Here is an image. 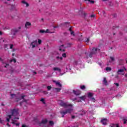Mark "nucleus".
Returning <instances> with one entry per match:
<instances>
[{"instance_id": "58836bf2", "label": "nucleus", "mask_w": 127, "mask_h": 127, "mask_svg": "<svg viewBox=\"0 0 127 127\" xmlns=\"http://www.w3.org/2000/svg\"><path fill=\"white\" fill-rule=\"evenodd\" d=\"M0 61H1V62H2V64H4V63H3V61L1 59V58H0Z\"/></svg>"}, {"instance_id": "680f3d73", "label": "nucleus", "mask_w": 127, "mask_h": 127, "mask_svg": "<svg viewBox=\"0 0 127 127\" xmlns=\"http://www.w3.org/2000/svg\"><path fill=\"white\" fill-rule=\"evenodd\" d=\"M57 27H54V28H56Z\"/></svg>"}, {"instance_id": "3c124183", "label": "nucleus", "mask_w": 127, "mask_h": 127, "mask_svg": "<svg viewBox=\"0 0 127 127\" xmlns=\"http://www.w3.org/2000/svg\"><path fill=\"white\" fill-rule=\"evenodd\" d=\"M1 34H2V33H1V32L0 31V35H1Z\"/></svg>"}, {"instance_id": "9b49d317", "label": "nucleus", "mask_w": 127, "mask_h": 127, "mask_svg": "<svg viewBox=\"0 0 127 127\" xmlns=\"http://www.w3.org/2000/svg\"><path fill=\"white\" fill-rule=\"evenodd\" d=\"M73 92L74 95H76V96H78L80 95V94H81V91L80 90H76V91L75 90H73Z\"/></svg>"}, {"instance_id": "864d4df0", "label": "nucleus", "mask_w": 127, "mask_h": 127, "mask_svg": "<svg viewBox=\"0 0 127 127\" xmlns=\"http://www.w3.org/2000/svg\"><path fill=\"white\" fill-rule=\"evenodd\" d=\"M103 14H105V11H103Z\"/></svg>"}, {"instance_id": "ddd939ff", "label": "nucleus", "mask_w": 127, "mask_h": 127, "mask_svg": "<svg viewBox=\"0 0 127 127\" xmlns=\"http://www.w3.org/2000/svg\"><path fill=\"white\" fill-rule=\"evenodd\" d=\"M31 25V23H30V22H27L25 25V27H26V28H28Z\"/></svg>"}, {"instance_id": "2eb2a0df", "label": "nucleus", "mask_w": 127, "mask_h": 127, "mask_svg": "<svg viewBox=\"0 0 127 127\" xmlns=\"http://www.w3.org/2000/svg\"><path fill=\"white\" fill-rule=\"evenodd\" d=\"M78 100H82V101H85L86 100V96H83L82 97H79Z\"/></svg>"}, {"instance_id": "5701e85b", "label": "nucleus", "mask_w": 127, "mask_h": 127, "mask_svg": "<svg viewBox=\"0 0 127 127\" xmlns=\"http://www.w3.org/2000/svg\"><path fill=\"white\" fill-rule=\"evenodd\" d=\"M69 31H70V34H71V35L75 36V34H74V32L72 31L71 28H69Z\"/></svg>"}, {"instance_id": "6ab92c4d", "label": "nucleus", "mask_w": 127, "mask_h": 127, "mask_svg": "<svg viewBox=\"0 0 127 127\" xmlns=\"http://www.w3.org/2000/svg\"><path fill=\"white\" fill-rule=\"evenodd\" d=\"M87 3H94L95 1L94 0H87Z\"/></svg>"}, {"instance_id": "e433bc0d", "label": "nucleus", "mask_w": 127, "mask_h": 127, "mask_svg": "<svg viewBox=\"0 0 127 127\" xmlns=\"http://www.w3.org/2000/svg\"><path fill=\"white\" fill-rule=\"evenodd\" d=\"M85 55H86V56H87L86 58H87L88 57V56H89V53H85Z\"/></svg>"}, {"instance_id": "a211bd4d", "label": "nucleus", "mask_w": 127, "mask_h": 127, "mask_svg": "<svg viewBox=\"0 0 127 127\" xmlns=\"http://www.w3.org/2000/svg\"><path fill=\"white\" fill-rule=\"evenodd\" d=\"M105 70L107 72H110V71H112V68L110 67H106Z\"/></svg>"}, {"instance_id": "1a4fd4ad", "label": "nucleus", "mask_w": 127, "mask_h": 127, "mask_svg": "<svg viewBox=\"0 0 127 127\" xmlns=\"http://www.w3.org/2000/svg\"><path fill=\"white\" fill-rule=\"evenodd\" d=\"M124 69H120L118 71V74L119 75H125V72H124Z\"/></svg>"}, {"instance_id": "69168bd1", "label": "nucleus", "mask_w": 127, "mask_h": 127, "mask_svg": "<svg viewBox=\"0 0 127 127\" xmlns=\"http://www.w3.org/2000/svg\"><path fill=\"white\" fill-rule=\"evenodd\" d=\"M126 63H127V61H126Z\"/></svg>"}, {"instance_id": "f03ea898", "label": "nucleus", "mask_w": 127, "mask_h": 127, "mask_svg": "<svg viewBox=\"0 0 127 127\" xmlns=\"http://www.w3.org/2000/svg\"><path fill=\"white\" fill-rule=\"evenodd\" d=\"M58 103L60 106H62V107H63L64 108H69V109H68L65 111H61L60 112L61 115L62 116V118H64V116L66 115V114H71V113H73V111H74V107H73V105L71 104L68 103L67 102L65 103L62 101V100L59 101Z\"/></svg>"}, {"instance_id": "f257e3e1", "label": "nucleus", "mask_w": 127, "mask_h": 127, "mask_svg": "<svg viewBox=\"0 0 127 127\" xmlns=\"http://www.w3.org/2000/svg\"><path fill=\"white\" fill-rule=\"evenodd\" d=\"M6 120L7 122H9V120H11L12 124L15 125L16 127H18L19 123H15L16 120H19V118H18V109H14L10 110V115L7 116Z\"/></svg>"}, {"instance_id": "39448f33", "label": "nucleus", "mask_w": 127, "mask_h": 127, "mask_svg": "<svg viewBox=\"0 0 127 127\" xmlns=\"http://www.w3.org/2000/svg\"><path fill=\"white\" fill-rule=\"evenodd\" d=\"M100 52V49L94 48L93 49H92L93 53H91L89 54V57H90V58H92L93 54H95V53H97V52Z\"/></svg>"}, {"instance_id": "9d476101", "label": "nucleus", "mask_w": 127, "mask_h": 127, "mask_svg": "<svg viewBox=\"0 0 127 127\" xmlns=\"http://www.w3.org/2000/svg\"><path fill=\"white\" fill-rule=\"evenodd\" d=\"M101 122L102 123V125H104V126H106L107 123H108V120H107L106 119H102L101 121Z\"/></svg>"}, {"instance_id": "79ce46f5", "label": "nucleus", "mask_w": 127, "mask_h": 127, "mask_svg": "<svg viewBox=\"0 0 127 127\" xmlns=\"http://www.w3.org/2000/svg\"><path fill=\"white\" fill-rule=\"evenodd\" d=\"M2 123H3V121L1 120L0 118V124H2Z\"/></svg>"}, {"instance_id": "c9c22d12", "label": "nucleus", "mask_w": 127, "mask_h": 127, "mask_svg": "<svg viewBox=\"0 0 127 127\" xmlns=\"http://www.w3.org/2000/svg\"><path fill=\"white\" fill-rule=\"evenodd\" d=\"M51 86H48L47 87V89H48V90L49 91V90H51Z\"/></svg>"}, {"instance_id": "a878e982", "label": "nucleus", "mask_w": 127, "mask_h": 127, "mask_svg": "<svg viewBox=\"0 0 127 127\" xmlns=\"http://www.w3.org/2000/svg\"><path fill=\"white\" fill-rule=\"evenodd\" d=\"M80 89L81 90H85V89H86V87L84 85H82L80 86Z\"/></svg>"}, {"instance_id": "7c9ffc66", "label": "nucleus", "mask_w": 127, "mask_h": 127, "mask_svg": "<svg viewBox=\"0 0 127 127\" xmlns=\"http://www.w3.org/2000/svg\"><path fill=\"white\" fill-rule=\"evenodd\" d=\"M89 40H90V39L89 38H86L85 39V42H89Z\"/></svg>"}, {"instance_id": "473e14b6", "label": "nucleus", "mask_w": 127, "mask_h": 127, "mask_svg": "<svg viewBox=\"0 0 127 127\" xmlns=\"http://www.w3.org/2000/svg\"><path fill=\"white\" fill-rule=\"evenodd\" d=\"M40 33H45V30H40Z\"/></svg>"}, {"instance_id": "412c9836", "label": "nucleus", "mask_w": 127, "mask_h": 127, "mask_svg": "<svg viewBox=\"0 0 127 127\" xmlns=\"http://www.w3.org/2000/svg\"><path fill=\"white\" fill-rule=\"evenodd\" d=\"M64 46V45L61 46V47H60V51H62L63 52H64V51H65V50H64V49L62 48V47H63Z\"/></svg>"}, {"instance_id": "49530a36", "label": "nucleus", "mask_w": 127, "mask_h": 127, "mask_svg": "<svg viewBox=\"0 0 127 127\" xmlns=\"http://www.w3.org/2000/svg\"><path fill=\"white\" fill-rule=\"evenodd\" d=\"M91 17H95V15H91Z\"/></svg>"}, {"instance_id": "bb28decb", "label": "nucleus", "mask_w": 127, "mask_h": 127, "mask_svg": "<svg viewBox=\"0 0 127 127\" xmlns=\"http://www.w3.org/2000/svg\"><path fill=\"white\" fill-rule=\"evenodd\" d=\"M11 62L15 63V62H16V60H15V59H12L10 61V63H11Z\"/></svg>"}, {"instance_id": "de8ad7c7", "label": "nucleus", "mask_w": 127, "mask_h": 127, "mask_svg": "<svg viewBox=\"0 0 127 127\" xmlns=\"http://www.w3.org/2000/svg\"><path fill=\"white\" fill-rule=\"evenodd\" d=\"M5 48H6L7 47V45H4Z\"/></svg>"}, {"instance_id": "6e6552de", "label": "nucleus", "mask_w": 127, "mask_h": 127, "mask_svg": "<svg viewBox=\"0 0 127 127\" xmlns=\"http://www.w3.org/2000/svg\"><path fill=\"white\" fill-rule=\"evenodd\" d=\"M53 81L55 83L57 87H59V88H62V84H61L59 81L56 80H53Z\"/></svg>"}, {"instance_id": "f3484780", "label": "nucleus", "mask_w": 127, "mask_h": 127, "mask_svg": "<svg viewBox=\"0 0 127 127\" xmlns=\"http://www.w3.org/2000/svg\"><path fill=\"white\" fill-rule=\"evenodd\" d=\"M62 89V87L56 88H55V92H60Z\"/></svg>"}, {"instance_id": "dca6fc26", "label": "nucleus", "mask_w": 127, "mask_h": 127, "mask_svg": "<svg viewBox=\"0 0 127 127\" xmlns=\"http://www.w3.org/2000/svg\"><path fill=\"white\" fill-rule=\"evenodd\" d=\"M104 85H108V82L107 81V79L106 77H104L103 81Z\"/></svg>"}, {"instance_id": "a18cd8bd", "label": "nucleus", "mask_w": 127, "mask_h": 127, "mask_svg": "<svg viewBox=\"0 0 127 127\" xmlns=\"http://www.w3.org/2000/svg\"><path fill=\"white\" fill-rule=\"evenodd\" d=\"M115 85H116V86H117V87H118V86H119V83H115Z\"/></svg>"}, {"instance_id": "09e8293b", "label": "nucleus", "mask_w": 127, "mask_h": 127, "mask_svg": "<svg viewBox=\"0 0 127 127\" xmlns=\"http://www.w3.org/2000/svg\"><path fill=\"white\" fill-rule=\"evenodd\" d=\"M120 63L121 62H122V63H123L124 62V61L123 60H120Z\"/></svg>"}, {"instance_id": "774afa93", "label": "nucleus", "mask_w": 127, "mask_h": 127, "mask_svg": "<svg viewBox=\"0 0 127 127\" xmlns=\"http://www.w3.org/2000/svg\"><path fill=\"white\" fill-rule=\"evenodd\" d=\"M2 106H3V104H2Z\"/></svg>"}, {"instance_id": "72a5a7b5", "label": "nucleus", "mask_w": 127, "mask_h": 127, "mask_svg": "<svg viewBox=\"0 0 127 127\" xmlns=\"http://www.w3.org/2000/svg\"><path fill=\"white\" fill-rule=\"evenodd\" d=\"M57 59H60L61 60H62L63 59V58L57 57Z\"/></svg>"}, {"instance_id": "5fc2aeb1", "label": "nucleus", "mask_w": 127, "mask_h": 127, "mask_svg": "<svg viewBox=\"0 0 127 127\" xmlns=\"http://www.w3.org/2000/svg\"><path fill=\"white\" fill-rule=\"evenodd\" d=\"M12 56H14V54H12Z\"/></svg>"}, {"instance_id": "8fccbe9b", "label": "nucleus", "mask_w": 127, "mask_h": 127, "mask_svg": "<svg viewBox=\"0 0 127 127\" xmlns=\"http://www.w3.org/2000/svg\"><path fill=\"white\" fill-rule=\"evenodd\" d=\"M125 77H126V78H127V73H126V74H125Z\"/></svg>"}, {"instance_id": "13d9d810", "label": "nucleus", "mask_w": 127, "mask_h": 127, "mask_svg": "<svg viewBox=\"0 0 127 127\" xmlns=\"http://www.w3.org/2000/svg\"><path fill=\"white\" fill-rule=\"evenodd\" d=\"M33 73L35 74H36V72H33Z\"/></svg>"}, {"instance_id": "f8f14e48", "label": "nucleus", "mask_w": 127, "mask_h": 127, "mask_svg": "<svg viewBox=\"0 0 127 127\" xmlns=\"http://www.w3.org/2000/svg\"><path fill=\"white\" fill-rule=\"evenodd\" d=\"M53 70L54 71H58V72H59L60 73L61 72V69L59 67H54Z\"/></svg>"}, {"instance_id": "338daca9", "label": "nucleus", "mask_w": 127, "mask_h": 127, "mask_svg": "<svg viewBox=\"0 0 127 127\" xmlns=\"http://www.w3.org/2000/svg\"><path fill=\"white\" fill-rule=\"evenodd\" d=\"M99 65H101V64H99Z\"/></svg>"}, {"instance_id": "603ef678", "label": "nucleus", "mask_w": 127, "mask_h": 127, "mask_svg": "<svg viewBox=\"0 0 127 127\" xmlns=\"http://www.w3.org/2000/svg\"><path fill=\"white\" fill-rule=\"evenodd\" d=\"M7 126H8V127H10L9 124H8V123L7 124Z\"/></svg>"}, {"instance_id": "052dcab7", "label": "nucleus", "mask_w": 127, "mask_h": 127, "mask_svg": "<svg viewBox=\"0 0 127 127\" xmlns=\"http://www.w3.org/2000/svg\"><path fill=\"white\" fill-rule=\"evenodd\" d=\"M20 28H21L20 27H19V29H20Z\"/></svg>"}, {"instance_id": "4c0bfd02", "label": "nucleus", "mask_w": 127, "mask_h": 127, "mask_svg": "<svg viewBox=\"0 0 127 127\" xmlns=\"http://www.w3.org/2000/svg\"><path fill=\"white\" fill-rule=\"evenodd\" d=\"M11 98H14V97H15V94H11Z\"/></svg>"}, {"instance_id": "6e6d98bb", "label": "nucleus", "mask_w": 127, "mask_h": 127, "mask_svg": "<svg viewBox=\"0 0 127 127\" xmlns=\"http://www.w3.org/2000/svg\"><path fill=\"white\" fill-rule=\"evenodd\" d=\"M7 0V1H10V0Z\"/></svg>"}, {"instance_id": "2f4dec72", "label": "nucleus", "mask_w": 127, "mask_h": 127, "mask_svg": "<svg viewBox=\"0 0 127 127\" xmlns=\"http://www.w3.org/2000/svg\"><path fill=\"white\" fill-rule=\"evenodd\" d=\"M41 102L43 103V104H45V101H44V99L42 98L41 99Z\"/></svg>"}, {"instance_id": "bf43d9fd", "label": "nucleus", "mask_w": 127, "mask_h": 127, "mask_svg": "<svg viewBox=\"0 0 127 127\" xmlns=\"http://www.w3.org/2000/svg\"><path fill=\"white\" fill-rule=\"evenodd\" d=\"M124 69H125V70H127V69H126V68H124Z\"/></svg>"}, {"instance_id": "4be33fe9", "label": "nucleus", "mask_w": 127, "mask_h": 127, "mask_svg": "<svg viewBox=\"0 0 127 127\" xmlns=\"http://www.w3.org/2000/svg\"><path fill=\"white\" fill-rule=\"evenodd\" d=\"M88 98H92V96H94V94L92 93H88Z\"/></svg>"}, {"instance_id": "20e7f679", "label": "nucleus", "mask_w": 127, "mask_h": 127, "mask_svg": "<svg viewBox=\"0 0 127 127\" xmlns=\"http://www.w3.org/2000/svg\"><path fill=\"white\" fill-rule=\"evenodd\" d=\"M24 95H22L21 98L18 99V100H17V102H18V101L22 100L23 101L20 103V106H22V105H25V104L27 103V101L24 100Z\"/></svg>"}, {"instance_id": "393cba45", "label": "nucleus", "mask_w": 127, "mask_h": 127, "mask_svg": "<svg viewBox=\"0 0 127 127\" xmlns=\"http://www.w3.org/2000/svg\"><path fill=\"white\" fill-rule=\"evenodd\" d=\"M68 67H66V69L67 70L66 72H70V70H71V68H69V67H70V66L68 65Z\"/></svg>"}, {"instance_id": "4d7b16f0", "label": "nucleus", "mask_w": 127, "mask_h": 127, "mask_svg": "<svg viewBox=\"0 0 127 127\" xmlns=\"http://www.w3.org/2000/svg\"><path fill=\"white\" fill-rule=\"evenodd\" d=\"M106 0H103V1H106Z\"/></svg>"}, {"instance_id": "0eeeda50", "label": "nucleus", "mask_w": 127, "mask_h": 127, "mask_svg": "<svg viewBox=\"0 0 127 127\" xmlns=\"http://www.w3.org/2000/svg\"><path fill=\"white\" fill-rule=\"evenodd\" d=\"M82 64V62L81 61H75L74 62L73 65L74 67H76V66H79V67H81V65Z\"/></svg>"}, {"instance_id": "f704fd0d", "label": "nucleus", "mask_w": 127, "mask_h": 127, "mask_svg": "<svg viewBox=\"0 0 127 127\" xmlns=\"http://www.w3.org/2000/svg\"><path fill=\"white\" fill-rule=\"evenodd\" d=\"M62 56H63V57H64V58H66V54H65V53L63 54Z\"/></svg>"}, {"instance_id": "423d86ee", "label": "nucleus", "mask_w": 127, "mask_h": 127, "mask_svg": "<svg viewBox=\"0 0 127 127\" xmlns=\"http://www.w3.org/2000/svg\"><path fill=\"white\" fill-rule=\"evenodd\" d=\"M85 112L84 111H81L78 112L77 116H72V119H75L76 117H79L80 116H83V115H85Z\"/></svg>"}, {"instance_id": "aec40b11", "label": "nucleus", "mask_w": 127, "mask_h": 127, "mask_svg": "<svg viewBox=\"0 0 127 127\" xmlns=\"http://www.w3.org/2000/svg\"><path fill=\"white\" fill-rule=\"evenodd\" d=\"M114 61H115V58L114 57H110V63H112V62H114Z\"/></svg>"}, {"instance_id": "b1692460", "label": "nucleus", "mask_w": 127, "mask_h": 127, "mask_svg": "<svg viewBox=\"0 0 127 127\" xmlns=\"http://www.w3.org/2000/svg\"><path fill=\"white\" fill-rule=\"evenodd\" d=\"M22 3L26 4V6H28V3H27V2H25L24 0L22 1Z\"/></svg>"}, {"instance_id": "7ed1b4c3", "label": "nucleus", "mask_w": 127, "mask_h": 127, "mask_svg": "<svg viewBox=\"0 0 127 127\" xmlns=\"http://www.w3.org/2000/svg\"><path fill=\"white\" fill-rule=\"evenodd\" d=\"M42 43V40L40 39H38L35 40L31 43V46L32 48H34V47H36V46H38V45H40L41 43Z\"/></svg>"}, {"instance_id": "0e129e2a", "label": "nucleus", "mask_w": 127, "mask_h": 127, "mask_svg": "<svg viewBox=\"0 0 127 127\" xmlns=\"http://www.w3.org/2000/svg\"><path fill=\"white\" fill-rule=\"evenodd\" d=\"M120 65H122V64L120 63Z\"/></svg>"}, {"instance_id": "ea45409f", "label": "nucleus", "mask_w": 127, "mask_h": 127, "mask_svg": "<svg viewBox=\"0 0 127 127\" xmlns=\"http://www.w3.org/2000/svg\"><path fill=\"white\" fill-rule=\"evenodd\" d=\"M5 65H4L5 68H7V66H8V64H5Z\"/></svg>"}, {"instance_id": "e2e57ef3", "label": "nucleus", "mask_w": 127, "mask_h": 127, "mask_svg": "<svg viewBox=\"0 0 127 127\" xmlns=\"http://www.w3.org/2000/svg\"><path fill=\"white\" fill-rule=\"evenodd\" d=\"M15 31L16 32H17V31H15Z\"/></svg>"}, {"instance_id": "c03bdc74", "label": "nucleus", "mask_w": 127, "mask_h": 127, "mask_svg": "<svg viewBox=\"0 0 127 127\" xmlns=\"http://www.w3.org/2000/svg\"><path fill=\"white\" fill-rule=\"evenodd\" d=\"M127 120H124V124H127Z\"/></svg>"}, {"instance_id": "c85d7f7f", "label": "nucleus", "mask_w": 127, "mask_h": 127, "mask_svg": "<svg viewBox=\"0 0 127 127\" xmlns=\"http://www.w3.org/2000/svg\"><path fill=\"white\" fill-rule=\"evenodd\" d=\"M49 125L50 126H53V125H54V122H53V121H50Z\"/></svg>"}, {"instance_id": "37998d69", "label": "nucleus", "mask_w": 127, "mask_h": 127, "mask_svg": "<svg viewBox=\"0 0 127 127\" xmlns=\"http://www.w3.org/2000/svg\"><path fill=\"white\" fill-rule=\"evenodd\" d=\"M27 126L24 124L22 125V127H27Z\"/></svg>"}, {"instance_id": "a19ab883", "label": "nucleus", "mask_w": 127, "mask_h": 127, "mask_svg": "<svg viewBox=\"0 0 127 127\" xmlns=\"http://www.w3.org/2000/svg\"><path fill=\"white\" fill-rule=\"evenodd\" d=\"M12 47H13V45H10V49H12Z\"/></svg>"}, {"instance_id": "4468645a", "label": "nucleus", "mask_w": 127, "mask_h": 127, "mask_svg": "<svg viewBox=\"0 0 127 127\" xmlns=\"http://www.w3.org/2000/svg\"><path fill=\"white\" fill-rule=\"evenodd\" d=\"M47 123V119H44L42 121V123L41 125H45V124Z\"/></svg>"}, {"instance_id": "cd10ccee", "label": "nucleus", "mask_w": 127, "mask_h": 127, "mask_svg": "<svg viewBox=\"0 0 127 127\" xmlns=\"http://www.w3.org/2000/svg\"><path fill=\"white\" fill-rule=\"evenodd\" d=\"M90 101H91V102H93V103H95V102H96V99H95V98H91L90 99Z\"/></svg>"}, {"instance_id": "c756f323", "label": "nucleus", "mask_w": 127, "mask_h": 127, "mask_svg": "<svg viewBox=\"0 0 127 127\" xmlns=\"http://www.w3.org/2000/svg\"><path fill=\"white\" fill-rule=\"evenodd\" d=\"M45 33H53V32H50L49 30H48V29H47L45 31Z\"/></svg>"}]
</instances>
